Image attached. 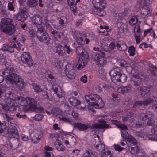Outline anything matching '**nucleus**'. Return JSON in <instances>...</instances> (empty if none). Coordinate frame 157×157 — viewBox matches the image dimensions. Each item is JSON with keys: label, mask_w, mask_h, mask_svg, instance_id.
<instances>
[{"label": "nucleus", "mask_w": 157, "mask_h": 157, "mask_svg": "<svg viewBox=\"0 0 157 157\" xmlns=\"http://www.w3.org/2000/svg\"><path fill=\"white\" fill-rule=\"evenodd\" d=\"M1 22V27L3 32L10 35L14 33L15 26L12 19L5 18L2 19Z\"/></svg>", "instance_id": "3"}, {"label": "nucleus", "mask_w": 157, "mask_h": 157, "mask_svg": "<svg viewBox=\"0 0 157 157\" xmlns=\"http://www.w3.org/2000/svg\"><path fill=\"white\" fill-rule=\"evenodd\" d=\"M36 31L33 29H29V35L30 37H33L36 36Z\"/></svg>", "instance_id": "54"}, {"label": "nucleus", "mask_w": 157, "mask_h": 157, "mask_svg": "<svg viewBox=\"0 0 157 157\" xmlns=\"http://www.w3.org/2000/svg\"><path fill=\"white\" fill-rule=\"evenodd\" d=\"M141 94L143 97L150 95L153 93L155 91L154 89L151 87L149 88L145 86L141 87L140 88Z\"/></svg>", "instance_id": "12"}, {"label": "nucleus", "mask_w": 157, "mask_h": 157, "mask_svg": "<svg viewBox=\"0 0 157 157\" xmlns=\"http://www.w3.org/2000/svg\"><path fill=\"white\" fill-rule=\"evenodd\" d=\"M70 8L74 15H76L77 14V8L76 5L74 4L71 6Z\"/></svg>", "instance_id": "56"}, {"label": "nucleus", "mask_w": 157, "mask_h": 157, "mask_svg": "<svg viewBox=\"0 0 157 157\" xmlns=\"http://www.w3.org/2000/svg\"><path fill=\"white\" fill-rule=\"evenodd\" d=\"M73 36L75 37L76 36H82L81 33L78 31H76L74 29H72L71 30Z\"/></svg>", "instance_id": "51"}, {"label": "nucleus", "mask_w": 157, "mask_h": 157, "mask_svg": "<svg viewBox=\"0 0 157 157\" xmlns=\"http://www.w3.org/2000/svg\"><path fill=\"white\" fill-rule=\"evenodd\" d=\"M116 82H115L116 84L118 85L120 84L121 82L123 83L125 82L127 80V77L124 74H120L119 76L117 77V78H116Z\"/></svg>", "instance_id": "25"}, {"label": "nucleus", "mask_w": 157, "mask_h": 157, "mask_svg": "<svg viewBox=\"0 0 157 157\" xmlns=\"http://www.w3.org/2000/svg\"><path fill=\"white\" fill-rule=\"evenodd\" d=\"M116 125L119 128L121 129V131L127 130L128 129V128L127 127V126L124 124H118Z\"/></svg>", "instance_id": "58"}, {"label": "nucleus", "mask_w": 157, "mask_h": 157, "mask_svg": "<svg viewBox=\"0 0 157 157\" xmlns=\"http://www.w3.org/2000/svg\"><path fill=\"white\" fill-rule=\"evenodd\" d=\"M59 118L60 120L64 122L69 123L71 122V120L69 118H67L65 117H59Z\"/></svg>", "instance_id": "61"}, {"label": "nucleus", "mask_w": 157, "mask_h": 157, "mask_svg": "<svg viewBox=\"0 0 157 157\" xmlns=\"http://www.w3.org/2000/svg\"><path fill=\"white\" fill-rule=\"evenodd\" d=\"M98 95L95 94H92L90 95H87L85 96V99L86 101L88 103V104L90 105L92 103L95 102V101L97 99Z\"/></svg>", "instance_id": "23"}, {"label": "nucleus", "mask_w": 157, "mask_h": 157, "mask_svg": "<svg viewBox=\"0 0 157 157\" xmlns=\"http://www.w3.org/2000/svg\"><path fill=\"white\" fill-rule=\"evenodd\" d=\"M131 90V86H121L118 88L117 91L119 93L124 94L125 93H128Z\"/></svg>", "instance_id": "32"}, {"label": "nucleus", "mask_w": 157, "mask_h": 157, "mask_svg": "<svg viewBox=\"0 0 157 157\" xmlns=\"http://www.w3.org/2000/svg\"><path fill=\"white\" fill-rule=\"evenodd\" d=\"M115 48V45L114 43L111 42L109 46L108 47V51L109 52H112Z\"/></svg>", "instance_id": "57"}, {"label": "nucleus", "mask_w": 157, "mask_h": 157, "mask_svg": "<svg viewBox=\"0 0 157 157\" xmlns=\"http://www.w3.org/2000/svg\"><path fill=\"white\" fill-rule=\"evenodd\" d=\"M94 147L97 150L101 152L103 151L105 149L104 144L102 143L100 141H98L95 142Z\"/></svg>", "instance_id": "31"}, {"label": "nucleus", "mask_w": 157, "mask_h": 157, "mask_svg": "<svg viewBox=\"0 0 157 157\" xmlns=\"http://www.w3.org/2000/svg\"><path fill=\"white\" fill-rule=\"evenodd\" d=\"M27 4L29 7H36L38 3L36 0H28L27 2Z\"/></svg>", "instance_id": "36"}, {"label": "nucleus", "mask_w": 157, "mask_h": 157, "mask_svg": "<svg viewBox=\"0 0 157 157\" xmlns=\"http://www.w3.org/2000/svg\"><path fill=\"white\" fill-rule=\"evenodd\" d=\"M56 52L59 55L63 56L64 54V48L61 45H58L56 46Z\"/></svg>", "instance_id": "37"}, {"label": "nucleus", "mask_w": 157, "mask_h": 157, "mask_svg": "<svg viewBox=\"0 0 157 157\" xmlns=\"http://www.w3.org/2000/svg\"><path fill=\"white\" fill-rule=\"evenodd\" d=\"M76 40L77 43L79 45H84L85 44L84 39L81 36H77Z\"/></svg>", "instance_id": "42"}, {"label": "nucleus", "mask_w": 157, "mask_h": 157, "mask_svg": "<svg viewBox=\"0 0 157 157\" xmlns=\"http://www.w3.org/2000/svg\"><path fill=\"white\" fill-rule=\"evenodd\" d=\"M67 18L66 17H64L59 20L58 23L61 25H63L65 23L67 24Z\"/></svg>", "instance_id": "45"}, {"label": "nucleus", "mask_w": 157, "mask_h": 157, "mask_svg": "<svg viewBox=\"0 0 157 157\" xmlns=\"http://www.w3.org/2000/svg\"><path fill=\"white\" fill-rule=\"evenodd\" d=\"M14 0H10V2L8 4V8L9 10L13 11L14 10Z\"/></svg>", "instance_id": "43"}, {"label": "nucleus", "mask_w": 157, "mask_h": 157, "mask_svg": "<svg viewBox=\"0 0 157 157\" xmlns=\"http://www.w3.org/2000/svg\"><path fill=\"white\" fill-rule=\"evenodd\" d=\"M140 75L139 74L138 75H136L133 76L132 79V84H133L135 86H138L140 84L143 79H144V78H143L142 76Z\"/></svg>", "instance_id": "19"}, {"label": "nucleus", "mask_w": 157, "mask_h": 157, "mask_svg": "<svg viewBox=\"0 0 157 157\" xmlns=\"http://www.w3.org/2000/svg\"><path fill=\"white\" fill-rule=\"evenodd\" d=\"M136 136L141 138H144L146 135L145 132L143 130L137 131L136 132Z\"/></svg>", "instance_id": "46"}, {"label": "nucleus", "mask_w": 157, "mask_h": 157, "mask_svg": "<svg viewBox=\"0 0 157 157\" xmlns=\"http://www.w3.org/2000/svg\"><path fill=\"white\" fill-rule=\"evenodd\" d=\"M9 98H7L6 100V103H7V106H6V107H3V108L4 109L6 110V111H8L10 107H16V106H10V103H9V102H10V101H7L8 99Z\"/></svg>", "instance_id": "53"}, {"label": "nucleus", "mask_w": 157, "mask_h": 157, "mask_svg": "<svg viewBox=\"0 0 157 157\" xmlns=\"http://www.w3.org/2000/svg\"><path fill=\"white\" fill-rule=\"evenodd\" d=\"M44 117V115L41 114H36L33 117V120L36 121H40L42 120Z\"/></svg>", "instance_id": "50"}, {"label": "nucleus", "mask_w": 157, "mask_h": 157, "mask_svg": "<svg viewBox=\"0 0 157 157\" xmlns=\"http://www.w3.org/2000/svg\"><path fill=\"white\" fill-rule=\"evenodd\" d=\"M31 140L33 143L37 144L43 136V132L39 129L33 130L30 134Z\"/></svg>", "instance_id": "8"}, {"label": "nucleus", "mask_w": 157, "mask_h": 157, "mask_svg": "<svg viewBox=\"0 0 157 157\" xmlns=\"http://www.w3.org/2000/svg\"><path fill=\"white\" fill-rule=\"evenodd\" d=\"M4 120L7 121L8 123H12L11 121L12 120V119L11 117H10L7 114H5L4 116Z\"/></svg>", "instance_id": "59"}, {"label": "nucleus", "mask_w": 157, "mask_h": 157, "mask_svg": "<svg viewBox=\"0 0 157 157\" xmlns=\"http://www.w3.org/2000/svg\"><path fill=\"white\" fill-rule=\"evenodd\" d=\"M134 64L133 63H129L128 61L126 60H122L120 63V65L121 67H133Z\"/></svg>", "instance_id": "35"}, {"label": "nucleus", "mask_w": 157, "mask_h": 157, "mask_svg": "<svg viewBox=\"0 0 157 157\" xmlns=\"http://www.w3.org/2000/svg\"><path fill=\"white\" fill-rule=\"evenodd\" d=\"M151 2L150 0H142L141 4L143 6L149 7V6L151 4Z\"/></svg>", "instance_id": "49"}, {"label": "nucleus", "mask_w": 157, "mask_h": 157, "mask_svg": "<svg viewBox=\"0 0 157 157\" xmlns=\"http://www.w3.org/2000/svg\"><path fill=\"white\" fill-rule=\"evenodd\" d=\"M101 157H112V154L110 150H107L101 152Z\"/></svg>", "instance_id": "39"}, {"label": "nucleus", "mask_w": 157, "mask_h": 157, "mask_svg": "<svg viewBox=\"0 0 157 157\" xmlns=\"http://www.w3.org/2000/svg\"><path fill=\"white\" fill-rule=\"evenodd\" d=\"M7 101L10 102V105L11 106H18L20 104L24 106L23 109L27 111L35 109L36 108V102L35 100L30 97L26 98L22 96H17L14 99L9 98Z\"/></svg>", "instance_id": "1"}, {"label": "nucleus", "mask_w": 157, "mask_h": 157, "mask_svg": "<svg viewBox=\"0 0 157 157\" xmlns=\"http://www.w3.org/2000/svg\"><path fill=\"white\" fill-rule=\"evenodd\" d=\"M33 25L37 28V30L44 29V24L43 22L42 17L39 15H35L31 17Z\"/></svg>", "instance_id": "6"}, {"label": "nucleus", "mask_w": 157, "mask_h": 157, "mask_svg": "<svg viewBox=\"0 0 157 157\" xmlns=\"http://www.w3.org/2000/svg\"><path fill=\"white\" fill-rule=\"evenodd\" d=\"M8 134L10 138L18 137V131L17 128L13 126H10L8 130Z\"/></svg>", "instance_id": "15"}, {"label": "nucleus", "mask_w": 157, "mask_h": 157, "mask_svg": "<svg viewBox=\"0 0 157 157\" xmlns=\"http://www.w3.org/2000/svg\"><path fill=\"white\" fill-rule=\"evenodd\" d=\"M5 76L6 80L8 81L12 84H15L19 89L24 87V83L22 79L15 73H12Z\"/></svg>", "instance_id": "5"}, {"label": "nucleus", "mask_w": 157, "mask_h": 157, "mask_svg": "<svg viewBox=\"0 0 157 157\" xmlns=\"http://www.w3.org/2000/svg\"><path fill=\"white\" fill-rule=\"evenodd\" d=\"M136 144L132 145V146L129 148V150L132 154H136L135 156L136 157H140L141 156H139L138 154L139 153L142 152H140L138 147Z\"/></svg>", "instance_id": "24"}, {"label": "nucleus", "mask_w": 157, "mask_h": 157, "mask_svg": "<svg viewBox=\"0 0 157 157\" xmlns=\"http://www.w3.org/2000/svg\"><path fill=\"white\" fill-rule=\"evenodd\" d=\"M149 101H150L149 104H152V109L157 112V98L153 96L152 98L149 97Z\"/></svg>", "instance_id": "29"}, {"label": "nucleus", "mask_w": 157, "mask_h": 157, "mask_svg": "<svg viewBox=\"0 0 157 157\" xmlns=\"http://www.w3.org/2000/svg\"><path fill=\"white\" fill-rule=\"evenodd\" d=\"M85 153H86L88 155V156H90L92 157H93V156H96L97 155V154L96 153L93 152L90 149L87 150L86 151Z\"/></svg>", "instance_id": "48"}, {"label": "nucleus", "mask_w": 157, "mask_h": 157, "mask_svg": "<svg viewBox=\"0 0 157 157\" xmlns=\"http://www.w3.org/2000/svg\"><path fill=\"white\" fill-rule=\"evenodd\" d=\"M97 97V99L95 101V102H92L90 105L94 106L96 108H102L104 106V102L100 96L98 95Z\"/></svg>", "instance_id": "16"}, {"label": "nucleus", "mask_w": 157, "mask_h": 157, "mask_svg": "<svg viewBox=\"0 0 157 157\" xmlns=\"http://www.w3.org/2000/svg\"><path fill=\"white\" fill-rule=\"evenodd\" d=\"M92 12L95 15H97L100 17H103L105 15L106 13L104 9L99 7L94 6L93 5Z\"/></svg>", "instance_id": "14"}, {"label": "nucleus", "mask_w": 157, "mask_h": 157, "mask_svg": "<svg viewBox=\"0 0 157 157\" xmlns=\"http://www.w3.org/2000/svg\"><path fill=\"white\" fill-rule=\"evenodd\" d=\"M150 101H149V98L144 101L139 100L136 101L134 103L133 106L135 108L140 106H147L149 104Z\"/></svg>", "instance_id": "21"}, {"label": "nucleus", "mask_w": 157, "mask_h": 157, "mask_svg": "<svg viewBox=\"0 0 157 157\" xmlns=\"http://www.w3.org/2000/svg\"><path fill=\"white\" fill-rule=\"evenodd\" d=\"M3 75H9L12 73L10 72L9 68L5 69L4 71L2 70L1 71Z\"/></svg>", "instance_id": "62"}, {"label": "nucleus", "mask_w": 157, "mask_h": 157, "mask_svg": "<svg viewBox=\"0 0 157 157\" xmlns=\"http://www.w3.org/2000/svg\"><path fill=\"white\" fill-rule=\"evenodd\" d=\"M150 13V9L149 7L143 6L140 17L142 18H144L149 14Z\"/></svg>", "instance_id": "28"}, {"label": "nucleus", "mask_w": 157, "mask_h": 157, "mask_svg": "<svg viewBox=\"0 0 157 157\" xmlns=\"http://www.w3.org/2000/svg\"><path fill=\"white\" fill-rule=\"evenodd\" d=\"M69 101L71 105H75L77 101V99L75 97H73L69 98Z\"/></svg>", "instance_id": "52"}, {"label": "nucleus", "mask_w": 157, "mask_h": 157, "mask_svg": "<svg viewBox=\"0 0 157 157\" xmlns=\"http://www.w3.org/2000/svg\"><path fill=\"white\" fill-rule=\"evenodd\" d=\"M153 30V28H151L147 30H145L144 32V36H146L149 33H151Z\"/></svg>", "instance_id": "63"}, {"label": "nucleus", "mask_w": 157, "mask_h": 157, "mask_svg": "<svg viewBox=\"0 0 157 157\" xmlns=\"http://www.w3.org/2000/svg\"><path fill=\"white\" fill-rule=\"evenodd\" d=\"M21 45L19 42L17 41L12 42L10 46L8 45L4 44L3 45V47L1 49L3 51L5 52L7 51L10 53H12L14 51V48H19Z\"/></svg>", "instance_id": "9"}, {"label": "nucleus", "mask_w": 157, "mask_h": 157, "mask_svg": "<svg viewBox=\"0 0 157 157\" xmlns=\"http://www.w3.org/2000/svg\"><path fill=\"white\" fill-rule=\"evenodd\" d=\"M152 115V113L150 111H148L145 113H141L139 115V117L140 120L142 121H144L147 120L150 117H151Z\"/></svg>", "instance_id": "27"}, {"label": "nucleus", "mask_w": 157, "mask_h": 157, "mask_svg": "<svg viewBox=\"0 0 157 157\" xmlns=\"http://www.w3.org/2000/svg\"><path fill=\"white\" fill-rule=\"evenodd\" d=\"M76 52L78 55H80V56L76 67L78 69H81L87 64L89 60V55L82 46L77 48Z\"/></svg>", "instance_id": "2"}, {"label": "nucleus", "mask_w": 157, "mask_h": 157, "mask_svg": "<svg viewBox=\"0 0 157 157\" xmlns=\"http://www.w3.org/2000/svg\"><path fill=\"white\" fill-rule=\"evenodd\" d=\"M93 3L94 6L103 9H105L107 5L106 1L105 0H94Z\"/></svg>", "instance_id": "22"}, {"label": "nucleus", "mask_w": 157, "mask_h": 157, "mask_svg": "<svg viewBox=\"0 0 157 157\" xmlns=\"http://www.w3.org/2000/svg\"><path fill=\"white\" fill-rule=\"evenodd\" d=\"M36 36L39 41L47 43L50 40V38L48 34L45 32L44 29L37 30Z\"/></svg>", "instance_id": "7"}, {"label": "nucleus", "mask_w": 157, "mask_h": 157, "mask_svg": "<svg viewBox=\"0 0 157 157\" xmlns=\"http://www.w3.org/2000/svg\"><path fill=\"white\" fill-rule=\"evenodd\" d=\"M93 50L95 51H98L99 52L96 54L94 57V60L95 61L97 64L100 67L105 65L106 63V58L101 55V54L103 55H105L104 52L105 51V49L104 48L94 47L93 48Z\"/></svg>", "instance_id": "4"}, {"label": "nucleus", "mask_w": 157, "mask_h": 157, "mask_svg": "<svg viewBox=\"0 0 157 157\" xmlns=\"http://www.w3.org/2000/svg\"><path fill=\"white\" fill-rule=\"evenodd\" d=\"M65 71H72V70H75L74 69L73 66V65L68 64H67L66 66Z\"/></svg>", "instance_id": "55"}, {"label": "nucleus", "mask_w": 157, "mask_h": 157, "mask_svg": "<svg viewBox=\"0 0 157 157\" xmlns=\"http://www.w3.org/2000/svg\"><path fill=\"white\" fill-rule=\"evenodd\" d=\"M100 124H93L91 126V128L93 129H107L109 127V126L106 124V122L104 119H101L98 120Z\"/></svg>", "instance_id": "13"}, {"label": "nucleus", "mask_w": 157, "mask_h": 157, "mask_svg": "<svg viewBox=\"0 0 157 157\" xmlns=\"http://www.w3.org/2000/svg\"><path fill=\"white\" fill-rule=\"evenodd\" d=\"M32 85L33 88L35 92L36 93H40L43 90V89L41 87V86L39 85L33 83L32 84Z\"/></svg>", "instance_id": "34"}, {"label": "nucleus", "mask_w": 157, "mask_h": 157, "mask_svg": "<svg viewBox=\"0 0 157 157\" xmlns=\"http://www.w3.org/2000/svg\"><path fill=\"white\" fill-rule=\"evenodd\" d=\"M65 74L67 77L70 79H73L75 78L76 75L75 70L70 71H65Z\"/></svg>", "instance_id": "33"}, {"label": "nucleus", "mask_w": 157, "mask_h": 157, "mask_svg": "<svg viewBox=\"0 0 157 157\" xmlns=\"http://www.w3.org/2000/svg\"><path fill=\"white\" fill-rule=\"evenodd\" d=\"M128 141L131 143V144H136L137 142L135 139L131 135H128L125 138Z\"/></svg>", "instance_id": "38"}, {"label": "nucleus", "mask_w": 157, "mask_h": 157, "mask_svg": "<svg viewBox=\"0 0 157 157\" xmlns=\"http://www.w3.org/2000/svg\"><path fill=\"white\" fill-rule=\"evenodd\" d=\"M134 32L135 34V39L137 44H138L140 43L141 40L140 35L142 33L139 25H136L134 28Z\"/></svg>", "instance_id": "18"}, {"label": "nucleus", "mask_w": 157, "mask_h": 157, "mask_svg": "<svg viewBox=\"0 0 157 157\" xmlns=\"http://www.w3.org/2000/svg\"><path fill=\"white\" fill-rule=\"evenodd\" d=\"M52 89L54 92L57 94V96L59 98H60L62 97L63 94V93L62 92L60 93H58V89L56 86L55 85H53Z\"/></svg>", "instance_id": "44"}, {"label": "nucleus", "mask_w": 157, "mask_h": 157, "mask_svg": "<svg viewBox=\"0 0 157 157\" xmlns=\"http://www.w3.org/2000/svg\"><path fill=\"white\" fill-rule=\"evenodd\" d=\"M54 146L59 151H64L65 150V147L62 143L58 140H56L54 142Z\"/></svg>", "instance_id": "26"}, {"label": "nucleus", "mask_w": 157, "mask_h": 157, "mask_svg": "<svg viewBox=\"0 0 157 157\" xmlns=\"http://www.w3.org/2000/svg\"><path fill=\"white\" fill-rule=\"evenodd\" d=\"M135 48L134 46H131L128 48V51L129 53V55L130 56H133L135 55Z\"/></svg>", "instance_id": "40"}, {"label": "nucleus", "mask_w": 157, "mask_h": 157, "mask_svg": "<svg viewBox=\"0 0 157 157\" xmlns=\"http://www.w3.org/2000/svg\"><path fill=\"white\" fill-rule=\"evenodd\" d=\"M121 72V69L118 67H114L110 71L109 74L113 82H116V78H117V77L120 75Z\"/></svg>", "instance_id": "11"}, {"label": "nucleus", "mask_w": 157, "mask_h": 157, "mask_svg": "<svg viewBox=\"0 0 157 157\" xmlns=\"http://www.w3.org/2000/svg\"><path fill=\"white\" fill-rule=\"evenodd\" d=\"M149 118H148L147 119L148 120L146 123V125L148 126H153L154 125L155 121L152 117H150Z\"/></svg>", "instance_id": "41"}, {"label": "nucleus", "mask_w": 157, "mask_h": 157, "mask_svg": "<svg viewBox=\"0 0 157 157\" xmlns=\"http://www.w3.org/2000/svg\"><path fill=\"white\" fill-rule=\"evenodd\" d=\"M60 32L58 31L55 35L53 36L54 38L56 41H58V40L60 38Z\"/></svg>", "instance_id": "64"}, {"label": "nucleus", "mask_w": 157, "mask_h": 157, "mask_svg": "<svg viewBox=\"0 0 157 157\" xmlns=\"http://www.w3.org/2000/svg\"><path fill=\"white\" fill-rule=\"evenodd\" d=\"M116 47L118 50L121 51L126 50L128 48L126 43L123 41L119 42L117 44Z\"/></svg>", "instance_id": "30"}, {"label": "nucleus", "mask_w": 157, "mask_h": 157, "mask_svg": "<svg viewBox=\"0 0 157 157\" xmlns=\"http://www.w3.org/2000/svg\"><path fill=\"white\" fill-rule=\"evenodd\" d=\"M136 126L135 127L136 128H139L141 127L143 128H145L146 125V124H144L142 122L138 123L136 124Z\"/></svg>", "instance_id": "60"}, {"label": "nucleus", "mask_w": 157, "mask_h": 157, "mask_svg": "<svg viewBox=\"0 0 157 157\" xmlns=\"http://www.w3.org/2000/svg\"><path fill=\"white\" fill-rule=\"evenodd\" d=\"M27 12L25 9L21 10L20 12L17 15V19L22 22H24L27 18Z\"/></svg>", "instance_id": "17"}, {"label": "nucleus", "mask_w": 157, "mask_h": 157, "mask_svg": "<svg viewBox=\"0 0 157 157\" xmlns=\"http://www.w3.org/2000/svg\"><path fill=\"white\" fill-rule=\"evenodd\" d=\"M21 59L22 62L27 64L29 67H31L33 65V61L29 52H24L21 56Z\"/></svg>", "instance_id": "10"}, {"label": "nucleus", "mask_w": 157, "mask_h": 157, "mask_svg": "<svg viewBox=\"0 0 157 157\" xmlns=\"http://www.w3.org/2000/svg\"><path fill=\"white\" fill-rule=\"evenodd\" d=\"M137 22V19L136 17L133 16L130 19L129 21V23L131 25H133L135 24Z\"/></svg>", "instance_id": "47"}, {"label": "nucleus", "mask_w": 157, "mask_h": 157, "mask_svg": "<svg viewBox=\"0 0 157 157\" xmlns=\"http://www.w3.org/2000/svg\"><path fill=\"white\" fill-rule=\"evenodd\" d=\"M73 125L75 128L82 131L86 130L91 127V125L89 124L79 123H74Z\"/></svg>", "instance_id": "20"}]
</instances>
